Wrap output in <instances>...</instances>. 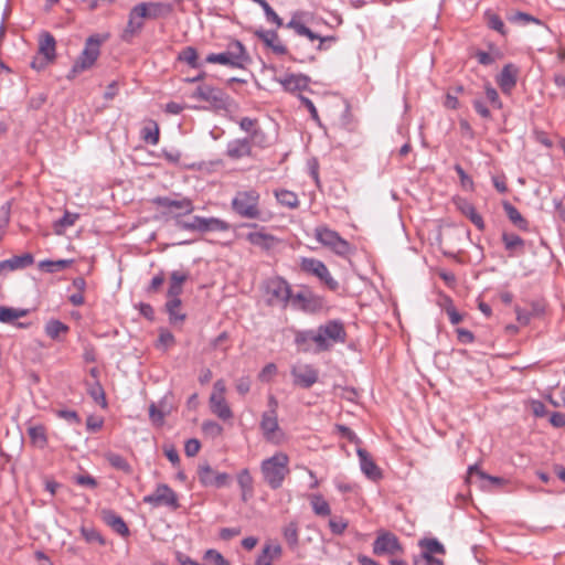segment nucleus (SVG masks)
Instances as JSON below:
<instances>
[{
  "instance_id": "obj_2",
  "label": "nucleus",
  "mask_w": 565,
  "mask_h": 565,
  "mask_svg": "<svg viewBox=\"0 0 565 565\" xmlns=\"http://www.w3.org/2000/svg\"><path fill=\"white\" fill-rule=\"evenodd\" d=\"M260 194L255 189L237 191L232 199V210L241 217L248 220H263L259 207Z\"/></svg>"
},
{
  "instance_id": "obj_61",
  "label": "nucleus",
  "mask_w": 565,
  "mask_h": 565,
  "mask_svg": "<svg viewBox=\"0 0 565 565\" xmlns=\"http://www.w3.org/2000/svg\"><path fill=\"white\" fill-rule=\"evenodd\" d=\"M56 415L60 417V418H63L65 419L67 423L70 424H73V425H78L81 424V418L78 416V414L75 412V411H71V409H58L56 411Z\"/></svg>"
},
{
  "instance_id": "obj_42",
  "label": "nucleus",
  "mask_w": 565,
  "mask_h": 565,
  "mask_svg": "<svg viewBox=\"0 0 565 565\" xmlns=\"http://www.w3.org/2000/svg\"><path fill=\"white\" fill-rule=\"evenodd\" d=\"M277 201L289 209H296L299 205V200L296 193L289 190H277L275 191Z\"/></svg>"
},
{
  "instance_id": "obj_54",
  "label": "nucleus",
  "mask_w": 565,
  "mask_h": 565,
  "mask_svg": "<svg viewBox=\"0 0 565 565\" xmlns=\"http://www.w3.org/2000/svg\"><path fill=\"white\" fill-rule=\"evenodd\" d=\"M81 534L83 535L87 543H98L100 545L105 544V540L103 539L100 533L94 527L82 526Z\"/></svg>"
},
{
  "instance_id": "obj_60",
  "label": "nucleus",
  "mask_w": 565,
  "mask_h": 565,
  "mask_svg": "<svg viewBox=\"0 0 565 565\" xmlns=\"http://www.w3.org/2000/svg\"><path fill=\"white\" fill-rule=\"evenodd\" d=\"M319 280L332 291H335L339 288V282L332 277L327 266L319 276Z\"/></svg>"
},
{
  "instance_id": "obj_52",
  "label": "nucleus",
  "mask_w": 565,
  "mask_h": 565,
  "mask_svg": "<svg viewBox=\"0 0 565 565\" xmlns=\"http://www.w3.org/2000/svg\"><path fill=\"white\" fill-rule=\"evenodd\" d=\"M202 431L211 438H217L223 434V427L215 420H204Z\"/></svg>"
},
{
  "instance_id": "obj_33",
  "label": "nucleus",
  "mask_w": 565,
  "mask_h": 565,
  "mask_svg": "<svg viewBox=\"0 0 565 565\" xmlns=\"http://www.w3.org/2000/svg\"><path fill=\"white\" fill-rule=\"evenodd\" d=\"M231 228L230 223L218 217H203L201 218V232H226Z\"/></svg>"
},
{
  "instance_id": "obj_32",
  "label": "nucleus",
  "mask_w": 565,
  "mask_h": 565,
  "mask_svg": "<svg viewBox=\"0 0 565 565\" xmlns=\"http://www.w3.org/2000/svg\"><path fill=\"white\" fill-rule=\"evenodd\" d=\"M28 435L30 437L31 444L39 448L43 449L47 445V435L46 429L43 425H32L28 428Z\"/></svg>"
},
{
  "instance_id": "obj_53",
  "label": "nucleus",
  "mask_w": 565,
  "mask_h": 565,
  "mask_svg": "<svg viewBox=\"0 0 565 565\" xmlns=\"http://www.w3.org/2000/svg\"><path fill=\"white\" fill-rule=\"evenodd\" d=\"M198 476L200 482L204 487H212V479L215 476V473L209 463H204L199 467Z\"/></svg>"
},
{
  "instance_id": "obj_5",
  "label": "nucleus",
  "mask_w": 565,
  "mask_h": 565,
  "mask_svg": "<svg viewBox=\"0 0 565 565\" xmlns=\"http://www.w3.org/2000/svg\"><path fill=\"white\" fill-rule=\"evenodd\" d=\"M317 332V351H328L333 343H343L347 339V332L340 320H330L321 324Z\"/></svg>"
},
{
  "instance_id": "obj_23",
  "label": "nucleus",
  "mask_w": 565,
  "mask_h": 565,
  "mask_svg": "<svg viewBox=\"0 0 565 565\" xmlns=\"http://www.w3.org/2000/svg\"><path fill=\"white\" fill-rule=\"evenodd\" d=\"M136 7L139 10L140 8L145 9V19H158L170 14L172 11V6L163 2H140Z\"/></svg>"
},
{
  "instance_id": "obj_3",
  "label": "nucleus",
  "mask_w": 565,
  "mask_h": 565,
  "mask_svg": "<svg viewBox=\"0 0 565 565\" xmlns=\"http://www.w3.org/2000/svg\"><path fill=\"white\" fill-rule=\"evenodd\" d=\"M103 41L99 34H93L86 39L83 51L67 74L68 79L75 78L78 74L90 70L95 65L100 55Z\"/></svg>"
},
{
  "instance_id": "obj_34",
  "label": "nucleus",
  "mask_w": 565,
  "mask_h": 565,
  "mask_svg": "<svg viewBox=\"0 0 565 565\" xmlns=\"http://www.w3.org/2000/svg\"><path fill=\"white\" fill-rule=\"evenodd\" d=\"M182 301L167 300L164 303L166 312L169 317V322L172 326L184 322L186 315L180 311Z\"/></svg>"
},
{
  "instance_id": "obj_58",
  "label": "nucleus",
  "mask_w": 565,
  "mask_h": 565,
  "mask_svg": "<svg viewBox=\"0 0 565 565\" xmlns=\"http://www.w3.org/2000/svg\"><path fill=\"white\" fill-rule=\"evenodd\" d=\"M484 93L487 99L490 102L493 108L501 109L503 107V104L495 88H493L491 85H487L484 87Z\"/></svg>"
},
{
  "instance_id": "obj_15",
  "label": "nucleus",
  "mask_w": 565,
  "mask_h": 565,
  "mask_svg": "<svg viewBox=\"0 0 565 565\" xmlns=\"http://www.w3.org/2000/svg\"><path fill=\"white\" fill-rule=\"evenodd\" d=\"M190 274L185 270H173L169 277V287L167 290V300L181 301L180 296L183 292V284L189 279Z\"/></svg>"
},
{
  "instance_id": "obj_59",
  "label": "nucleus",
  "mask_w": 565,
  "mask_h": 565,
  "mask_svg": "<svg viewBox=\"0 0 565 565\" xmlns=\"http://www.w3.org/2000/svg\"><path fill=\"white\" fill-rule=\"evenodd\" d=\"M329 527L335 535H341L348 527V522L343 518H332L329 521Z\"/></svg>"
},
{
  "instance_id": "obj_16",
  "label": "nucleus",
  "mask_w": 565,
  "mask_h": 565,
  "mask_svg": "<svg viewBox=\"0 0 565 565\" xmlns=\"http://www.w3.org/2000/svg\"><path fill=\"white\" fill-rule=\"evenodd\" d=\"M246 241L249 244L257 246L260 249L266 250V252L273 249L276 246V244L278 243L277 237L265 232L264 227H260L259 231L249 232L246 235Z\"/></svg>"
},
{
  "instance_id": "obj_38",
  "label": "nucleus",
  "mask_w": 565,
  "mask_h": 565,
  "mask_svg": "<svg viewBox=\"0 0 565 565\" xmlns=\"http://www.w3.org/2000/svg\"><path fill=\"white\" fill-rule=\"evenodd\" d=\"M312 511L318 516H328L331 514V509L327 500L320 494L315 493L309 497Z\"/></svg>"
},
{
  "instance_id": "obj_40",
  "label": "nucleus",
  "mask_w": 565,
  "mask_h": 565,
  "mask_svg": "<svg viewBox=\"0 0 565 565\" xmlns=\"http://www.w3.org/2000/svg\"><path fill=\"white\" fill-rule=\"evenodd\" d=\"M105 459L115 469L126 473H131L132 468L129 462L119 454L108 451L105 454Z\"/></svg>"
},
{
  "instance_id": "obj_63",
  "label": "nucleus",
  "mask_w": 565,
  "mask_h": 565,
  "mask_svg": "<svg viewBox=\"0 0 565 565\" xmlns=\"http://www.w3.org/2000/svg\"><path fill=\"white\" fill-rule=\"evenodd\" d=\"M174 335L168 329H160L158 338V347L168 348L174 344Z\"/></svg>"
},
{
  "instance_id": "obj_26",
  "label": "nucleus",
  "mask_w": 565,
  "mask_h": 565,
  "mask_svg": "<svg viewBox=\"0 0 565 565\" xmlns=\"http://www.w3.org/2000/svg\"><path fill=\"white\" fill-rule=\"evenodd\" d=\"M309 82L310 78L303 74H289L279 79V83L288 92L305 90Z\"/></svg>"
},
{
  "instance_id": "obj_55",
  "label": "nucleus",
  "mask_w": 565,
  "mask_h": 565,
  "mask_svg": "<svg viewBox=\"0 0 565 565\" xmlns=\"http://www.w3.org/2000/svg\"><path fill=\"white\" fill-rule=\"evenodd\" d=\"M164 280H166V275H164L163 270H160L158 274H156L151 278L149 285L145 289L146 292L149 295L158 292L161 289Z\"/></svg>"
},
{
  "instance_id": "obj_35",
  "label": "nucleus",
  "mask_w": 565,
  "mask_h": 565,
  "mask_svg": "<svg viewBox=\"0 0 565 565\" xmlns=\"http://www.w3.org/2000/svg\"><path fill=\"white\" fill-rule=\"evenodd\" d=\"M503 210L508 218L520 230L527 231L529 222L522 216L519 210L510 202H503Z\"/></svg>"
},
{
  "instance_id": "obj_51",
  "label": "nucleus",
  "mask_w": 565,
  "mask_h": 565,
  "mask_svg": "<svg viewBox=\"0 0 565 565\" xmlns=\"http://www.w3.org/2000/svg\"><path fill=\"white\" fill-rule=\"evenodd\" d=\"M167 414L168 411L163 409L162 406H158L154 403L149 406V417L153 425L161 426Z\"/></svg>"
},
{
  "instance_id": "obj_17",
  "label": "nucleus",
  "mask_w": 565,
  "mask_h": 565,
  "mask_svg": "<svg viewBox=\"0 0 565 565\" xmlns=\"http://www.w3.org/2000/svg\"><path fill=\"white\" fill-rule=\"evenodd\" d=\"M34 263V258L30 253L15 255L11 258L0 262V275H6L9 271L24 269Z\"/></svg>"
},
{
  "instance_id": "obj_31",
  "label": "nucleus",
  "mask_w": 565,
  "mask_h": 565,
  "mask_svg": "<svg viewBox=\"0 0 565 565\" xmlns=\"http://www.w3.org/2000/svg\"><path fill=\"white\" fill-rule=\"evenodd\" d=\"M294 302H300L301 309L305 311H316L321 307L322 300L312 294L298 292L292 296Z\"/></svg>"
},
{
  "instance_id": "obj_30",
  "label": "nucleus",
  "mask_w": 565,
  "mask_h": 565,
  "mask_svg": "<svg viewBox=\"0 0 565 565\" xmlns=\"http://www.w3.org/2000/svg\"><path fill=\"white\" fill-rule=\"evenodd\" d=\"M173 222L177 228L186 231V232H201V218L202 216L193 215L192 217L185 220L182 217V214H174Z\"/></svg>"
},
{
  "instance_id": "obj_47",
  "label": "nucleus",
  "mask_w": 565,
  "mask_h": 565,
  "mask_svg": "<svg viewBox=\"0 0 565 565\" xmlns=\"http://www.w3.org/2000/svg\"><path fill=\"white\" fill-rule=\"evenodd\" d=\"M72 260L70 259H60V260H42L39 264L41 269L46 270L47 273H55L65 269L71 265Z\"/></svg>"
},
{
  "instance_id": "obj_50",
  "label": "nucleus",
  "mask_w": 565,
  "mask_h": 565,
  "mask_svg": "<svg viewBox=\"0 0 565 565\" xmlns=\"http://www.w3.org/2000/svg\"><path fill=\"white\" fill-rule=\"evenodd\" d=\"M179 210L178 214H182V217L191 214L194 211L193 201L189 198H182L180 200H172L171 210Z\"/></svg>"
},
{
  "instance_id": "obj_13",
  "label": "nucleus",
  "mask_w": 565,
  "mask_h": 565,
  "mask_svg": "<svg viewBox=\"0 0 565 565\" xmlns=\"http://www.w3.org/2000/svg\"><path fill=\"white\" fill-rule=\"evenodd\" d=\"M519 74L520 68L513 63H508L502 67L495 77V82L503 94L511 95L516 86Z\"/></svg>"
},
{
  "instance_id": "obj_21",
  "label": "nucleus",
  "mask_w": 565,
  "mask_h": 565,
  "mask_svg": "<svg viewBox=\"0 0 565 565\" xmlns=\"http://www.w3.org/2000/svg\"><path fill=\"white\" fill-rule=\"evenodd\" d=\"M102 520L110 526L116 533L121 536L129 535V529L124 519L110 509H103L100 511Z\"/></svg>"
},
{
  "instance_id": "obj_37",
  "label": "nucleus",
  "mask_w": 565,
  "mask_h": 565,
  "mask_svg": "<svg viewBox=\"0 0 565 565\" xmlns=\"http://www.w3.org/2000/svg\"><path fill=\"white\" fill-rule=\"evenodd\" d=\"M70 327L57 319H51L45 324V333L53 340H60L61 334H66Z\"/></svg>"
},
{
  "instance_id": "obj_14",
  "label": "nucleus",
  "mask_w": 565,
  "mask_h": 565,
  "mask_svg": "<svg viewBox=\"0 0 565 565\" xmlns=\"http://www.w3.org/2000/svg\"><path fill=\"white\" fill-rule=\"evenodd\" d=\"M143 10H145L143 8L142 9L140 8V12H139V9L136 6H134L130 9L129 14H128V22H127V25L121 35V39L125 42H130L143 29V25H145V23H143L145 11Z\"/></svg>"
},
{
  "instance_id": "obj_56",
  "label": "nucleus",
  "mask_w": 565,
  "mask_h": 565,
  "mask_svg": "<svg viewBox=\"0 0 565 565\" xmlns=\"http://www.w3.org/2000/svg\"><path fill=\"white\" fill-rule=\"evenodd\" d=\"M204 559L209 565H230L228 561H226L223 555L215 550L206 551Z\"/></svg>"
},
{
  "instance_id": "obj_10",
  "label": "nucleus",
  "mask_w": 565,
  "mask_h": 565,
  "mask_svg": "<svg viewBox=\"0 0 565 565\" xmlns=\"http://www.w3.org/2000/svg\"><path fill=\"white\" fill-rule=\"evenodd\" d=\"M259 427L266 441L279 445L284 440L285 435L279 427L277 412H264Z\"/></svg>"
},
{
  "instance_id": "obj_11",
  "label": "nucleus",
  "mask_w": 565,
  "mask_h": 565,
  "mask_svg": "<svg viewBox=\"0 0 565 565\" xmlns=\"http://www.w3.org/2000/svg\"><path fill=\"white\" fill-rule=\"evenodd\" d=\"M373 553L376 555L397 556L403 553V547L395 534L382 532L373 542Z\"/></svg>"
},
{
  "instance_id": "obj_4",
  "label": "nucleus",
  "mask_w": 565,
  "mask_h": 565,
  "mask_svg": "<svg viewBox=\"0 0 565 565\" xmlns=\"http://www.w3.org/2000/svg\"><path fill=\"white\" fill-rule=\"evenodd\" d=\"M205 62L222 64L232 68H244V66L249 62V56L243 43L238 40H233L228 43L226 51L209 54Z\"/></svg>"
},
{
  "instance_id": "obj_57",
  "label": "nucleus",
  "mask_w": 565,
  "mask_h": 565,
  "mask_svg": "<svg viewBox=\"0 0 565 565\" xmlns=\"http://www.w3.org/2000/svg\"><path fill=\"white\" fill-rule=\"evenodd\" d=\"M473 476H477V477H479L480 479H483V480H488V481H490L493 484H501L502 483V479L501 478L489 476V475L482 472L481 470H479L478 467H476V466H471L468 469V478H469V480H471L473 478Z\"/></svg>"
},
{
  "instance_id": "obj_39",
  "label": "nucleus",
  "mask_w": 565,
  "mask_h": 565,
  "mask_svg": "<svg viewBox=\"0 0 565 565\" xmlns=\"http://www.w3.org/2000/svg\"><path fill=\"white\" fill-rule=\"evenodd\" d=\"M300 268L302 271L313 275L317 278L322 274V271L326 268V265L323 262L317 259V258H302L300 263Z\"/></svg>"
},
{
  "instance_id": "obj_22",
  "label": "nucleus",
  "mask_w": 565,
  "mask_h": 565,
  "mask_svg": "<svg viewBox=\"0 0 565 565\" xmlns=\"http://www.w3.org/2000/svg\"><path fill=\"white\" fill-rule=\"evenodd\" d=\"M502 243L510 257H519L524 254V239L514 233H502Z\"/></svg>"
},
{
  "instance_id": "obj_1",
  "label": "nucleus",
  "mask_w": 565,
  "mask_h": 565,
  "mask_svg": "<svg viewBox=\"0 0 565 565\" xmlns=\"http://www.w3.org/2000/svg\"><path fill=\"white\" fill-rule=\"evenodd\" d=\"M289 456L284 451H277L271 457L260 462V472L264 482L273 490L281 488L289 475Z\"/></svg>"
},
{
  "instance_id": "obj_25",
  "label": "nucleus",
  "mask_w": 565,
  "mask_h": 565,
  "mask_svg": "<svg viewBox=\"0 0 565 565\" xmlns=\"http://www.w3.org/2000/svg\"><path fill=\"white\" fill-rule=\"evenodd\" d=\"M457 209L470 220V222L479 230L483 231L486 227L482 216L477 212L472 203L467 200L460 199L457 203Z\"/></svg>"
},
{
  "instance_id": "obj_9",
  "label": "nucleus",
  "mask_w": 565,
  "mask_h": 565,
  "mask_svg": "<svg viewBox=\"0 0 565 565\" xmlns=\"http://www.w3.org/2000/svg\"><path fill=\"white\" fill-rule=\"evenodd\" d=\"M142 501L153 508L167 507L177 510L180 507L177 493L166 483L158 484L154 492L145 495Z\"/></svg>"
},
{
  "instance_id": "obj_28",
  "label": "nucleus",
  "mask_w": 565,
  "mask_h": 565,
  "mask_svg": "<svg viewBox=\"0 0 565 565\" xmlns=\"http://www.w3.org/2000/svg\"><path fill=\"white\" fill-rule=\"evenodd\" d=\"M282 548L279 544H265L262 553L256 558L255 565H271L274 559L281 556Z\"/></svg>"
},
{
  "instance_id": "obj_48",
  "label": "nucleus",
  "mask_w": 565,
  "mask_h": 565,
  "mask_svg": "<svg viewBox=\"0 0 565 565\" xmlns=\"http://www.w3.org/2000/svg\"><path fill=\"white\" fill-rule=\"evenodd\" d=\"M247 139L250 145V149H253V147L265 149L269 145L266 134L259 127L254 130L252 135L247 136Z\"/></svg>"
},
{
  "instance_id": "obj_45",
  "label": "nucleus",
  "mask_w": 565,
  "mask_h": 565,
  "mask_svg": "<svg viewBox=\"0 0 565 565\" xmlns=\"http://www.w3.org/2000/svg\"><path fill=\"white\" fill-rule=\"evenodd\" d=\"M282 535L291 548L298 546L299 542V530L298 524L295 521L289 522L282 530Z\"/></svg>"
},
{
  "instance_id": "obj_46",
  "label": "nucleus",
  "mask_w": 565,
  "mask_h": 565,
  "mask_svg": "<svg viewBox=\"0 0 565 565\" xmlns=\"http://www.w3.org/2000/svg\"><path fill=\"white\" fill-rule=\"evenodd\" d=\"M179 61L188 63L192 68L201 67V64L198 62V52L193 46L184 47L178 56Z\"/></svg>"
},
{
  "instance_id": "obj_24",
  "label": "nucleus",
  "mask_w": 565,
  "mask_h": 565,
  "mask_svg": "<svg viewBox=\"0 0 565 565\" xmlns=\"http://www.w3.org/2000/svg\"><path fill=\"white\" fill-rule=\"evenodd\" d=\"M255 35L260 39L266 46L270 47L274 53L278 55L287 54V47L279 41L276 31L271 30H258Z\"/></svg>"
},
{
  "instance_id": "obj_6",
  "label": "nucleus",
  "mask_w": 565,
  "mask_h": 565,
  "mask_svg": "<svg viewBox=\"0 0 565 565\" xmlns=\"http://www.w3.org/2000/svg\"><path fill=\"white\" fill-rule=\"evenodd\" d=\"M315 237L321 245L330 248L338 256L348 257L353 254L352 245L342 238L338 232L327 226H317Z\"/></svg>"
},
{
  "instance_id": "obj_19",
  "label": "nucleus",
  "mask_w": 565,
  "mask_h": 565,
  "mask_svg": "<svg viewBox=\"0 0 565 565\" xmlns=\"http://www.w3.org/2000/svg\"><path fill=\"white\" fill-rule=\"evenodd\" d=\"M225 153L232 160H239L244 157H252V149L247 137L228 141Z\"/></svg>"
},
{
  "instance_id": "obj_64",
  "label": "nucleus",
  "mask_w": 565,
  "mask_h": 565,
  "mask_svg": "<svg viewBox=\"0 0 565 565\" xmlns=\"http://www.w3.org/2000/svg\"><path fill=\"white\" fill-rule=\"evenodd\" d=\"M414 565H444V563L434 556L419 555L414 558Z\"/></svg>"
},
{
  "instance_id": "obj_36",
  "label": "nucleus",
  "mask_w": 565,
  "mask_h": 565,
  "mask_svg": "<svg viewBox=\"0 0 565 565\" xmlns=\"http://www.w3.org/2000/svg\"><path fill=\"white\" fill-rule=\"evenodd\" d=\"M315 342L317 344V332L313 330H302L297 331L295 335V343L299 348V350L303 352L310 351V343Z\"/></svg>"
},
{
  "instance_id": "obj_29",
  "label": "nucleus",
  "mask_w": 565,
  "mask_h": 565,
  "mask_svg": "<svg viewBox=\"0 0 565 565\" xmlns=\"http://www.w3.org/2000/svg\"><path fill=\"white\" fill-rule=\"evenodd\" d=\"M55 46L56 41L51 33L44 32L40 36L39 52L46 58V61L52 62L55 60Z\"/></svg>"
},
{
  "instance_id": "obj_27",
  "label": "nucleus",
  "mask_w": 565,
  "mask_h": 565,
  "mask_svg": "<svg viewBox=\"0 0 565 565\" xmlns=\"http://www.w3.org/2000/svg\"><path fill=\"white\" fill-rule=\"evenodd\" d=\"M237 483L242 492V500L246 502L254 493V479L247 468L242 469L237 476Z\"/></svg>"
},
{
  "instance_id": "obj_8",
  "label": "nucleus",
  "mask_w": 565,
  "mask_h": 565,
  "mask_svg": "<svg viewBox=\"0 0 565 565\" xmlns=\"http://www.w3.org/2000/svg\"><path fill=\"white\" fill-rule=\"evenodd\" d=\"M266 294L268 295V303L270 306L286 307L292 299L291 287L286 279L274 277L266 282Z\"/></svg>"
},
{
  "instance_id": "obj_7",
  "label": "nucleus",
  "mask_w": 565,
  "mask_h": 565,
  "mask_svg": "<svg viewBox=\"0 0 565 565\" xmlns=\"http://www.w3.org/2000/svg\"><path fill=\"white\" fill-rule=\"evenodd\" d=\"M226 385L224 380H217L209 398V406L212 414L223 422L233 418V412L225 398Z\"/></svg>"
},
{
  "instance_id": "obj_43",
  "label": "nucleus",
  "mask_w": 565,
  "mask_h": 565,
  "mask_svg": "<svg viewBox=\"0 0 565 565\" xmlns=\"http://www.w3.org/2000/svg\"><path fill=\"white\" fill-rule=\"evenodd\" d=\"M26 312L28 311L24 309H15L0 306V322L14 323L17 319L24 317Z\"/></svg>"
},
{
  "instance_id": "obj_12",
  "label": "nucleus",
  "mask_w": 565,
  "mask_h": 565,
  "mask_svg": "<svg viewBox=\"0 0 565 565\" xmlns=\"http://www.w3.org/2000/svg\"><path fill=\"white\" fill-rule=\"evenodd\" d=\"M290 373L294 384L301 388H310L319 379V371L311 364L294 366Z\"/></svg>"
},
{
  "instance_id": "obj_18",
  "label": "nucleus",
  "mask_w": 565,
  "mask_h": 565,
  "mask_svg": "<svg viewBox=\"0 0 565 565\" xmlns=\"http://www.w3.org/2000/svg\"><path fill=\"white\" fill-rule=\"evenodd\" d=\"M358 457L360 461V468L362 472L371 480L375 481L382 478V471L377 467V465L374 462L370 454L362 448H359Z\"/></svg>"
},
{
  "instance_id": "obj_44",
  "label": "nucleus",
  "mask_w": 565,
  "mask_h": 565,
  "mask_svg": "<svg viewBox=\"0 0 565 565\" xmlns=\"http://www.w3.org/2000/svg\"><path fill=\"white\" fill-rule=\"evenodd\" d=\"M159 136L160 130L156 121H150L141 129V137L149 145L156 146L159 142Z\"/></svg>"
},
{
  "instance_id": "obj_49",
  "label": "nucleus",
  "mask_w": 565,
  "mask_h": 565,
  "mask_svg": "<svg viewBox=\"0 0 565 565\" xmlns=\"http://www.w3.org/2000/svg\"><path fill=\"white\" fill-rule=\"evenodd\" d=\"M262 7L268 22L276 24L278 28L282 25V19L274 11L266 0H253Z\"/></svg>"
},
{
  "instance_id": "obj_20",
  "label": "nucleus",
  "mask_w": 565,
  "mask_h": 565,
  "mask_svg": "<svg viewBox=\"0 0 565 565\" xmlns=\"http://www.w3.org/2000/svg\"><path fill=\"white\" fill-rule=\"evenodd\" d=\"M223 96L224 94L221 89L215 88L211 85H200L191 95L192 98L209 102L213 105L222 104Z\"/></svg>"
},
{
  "instance_id": "obj_41",
  "label": "nucleus",
  "mask_w": 565,
  "mask_h": 565,
  "mask_svg": "<svg viewBox=\"0 0 565 565\" xmlns=\"http://www.w3.org/2000/svg\"><path fill=\"white\" fill-rule=\"evenodd\" d=\"M419 545L422 547L420 555L445 554L444 545L436 539H424L419 542Z\"/></svg>"
},
{
  "instance_id": "obj_62",
  "label": "nucleus",
  "mask_w": 565,
  "mask_h": 565,
  "mask_svg": "<svg viewBox=\"0 0 565 565\" xmlns=\"http://www.w3.org/2000/svg\"><path fill=\"white\" fill-rule=\"evenodd\" d=\"M90 396L99 403L103 407L107 405L105 391L103 386L99 383H96L90 390H89Z\"/></svg>"
}]
</instances>
